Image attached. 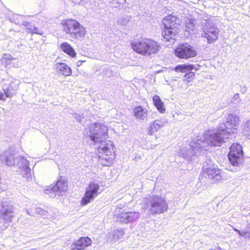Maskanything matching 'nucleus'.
Masks as SVG:
<instances>
[{"label": "nucleus", "mask_w": 250, "mask_h": 250, "mask_svg": "<svg viewBox=\"0 0 250 250\" xmlns=\"http://www.w3.org/2000/svg\"><path fill=\"white\" fill-rule=\"evenodd\" d=\"M139 213L136 211L122 212L118 216L119 220L124 223L135 221L139 218Z\"/></svg>", "instance_id": "nucleus-15"}, {"label": "nucleus", "mask_w": 250, "mask_h": 250, "mask_svg": "<svg viewBox=\"0 0 250 250\" xmlns=\"http://www.w3.org/2000/svg\"><path fill=\"white\" fill-rule=\"evenodd\" d=\"M165 30L162 33L164 38L167 42L173 44L175 37L179 32L180 20L178 18L169 15L163 20Z\"/></svg>", "instance_id": "nucleus-1"}, {"label": "nucleus", "mask_w": 250, "mask_h": 250, "mask_svg": "<svg viewBox=\"0 0 250 250\" xmlns=\"http://www.w3.org/2000/svg\"><path fill=\"white\" fill-rule=\"evenodd\" d=\"M240 122L239 117L234 114L230 113L228 115L226 123H222L219 125V129L231 136V134L236 133L237 129L236 126Z\"/></svg>", "instance_id": "nucleus-7"}, {"label": "nucleus", "mask_w": 250, "mask_h": 250, "mask_svg": "<svg viewBox=\"0 0 250 250\" xmlns=\"http://www.w3.org/2000/svg\"><path fill=\"white\" fill-rule=\"evenodd\" d=\"M97 149L101 155L99 156L98 162L104 166H109L114 158L112 154L113 145L112 143L108 142L102 145H97Z\"/></svg>", "instance_id": "nucleus-5"}, {"label": "nucleus", "mask_w": 250, "mask_h": 250, "mask_svg": "<svg viewBox=\"0 0 250 250\" xmlns=\"http://www.w3.org/2000/svg\"><path fill=\"white\" fill-rule=\"evenodd\" d=\"M89 136L95 145L105 144L104 141L108 137L107 126L103 123H95L91 125Z\"/></svg>", "instance_id": "nucleus-4"}, {"label": "nucleus", "mask_w": 250, "mask_h": 250, "mask_svg": "<svg viewBox=\"0 0 250 250\" xmlns=\"http://www.w3.org/2000/svg\"><path fill=\"white\" fill-rule=\"evenodd\" d=\"M228 158L233 166L239 167L243 161V150L240 145L233 144L230 147Z\"/></svg>", "instance_id": "nucleus-10"}, {"label": "nucleus", "mask_w": 250, "mask_h": 250, "mask_svg": "<svg viewBox=\"0 0 250 250\" xmlns=\"http://www.w3.org/2000/svg\"><path fill=\"white\" fill-rule=\"evenodd\" d=\"M26 212L30 216H33L35 215V214L31 209H26Z\"/></svg>", "instance_id": "nucleus-43"}, {"label": "nucleus", "mask_w": 250, "mask_h": 250, "mask_svg": "<svg viewBox=\"0 0 250 250\" xmlns=\"http://www.w3.org/2000/svg\"><path fill=\"white\" fill-rule=\"evenodd\" d=\"M91 239L88 237H82L76 242L77 249H83L84 247L91 244Z\"/></svg>", "instance_id": "nucleus-27"}, {"label": "nucleus", "mask_w": 250, "mask_h": 250, "mask_svg": "<svg viewBox=\"0 0 250 250\" xmlns=\"http://www.w3.org/2000/svg\"><path fill=\"white\" fill-rule=\"evenodd\" d=\"M203 37L207 39L208 43H213L218 40L220 30L212 21L206 22L203 27Z\"/></svg>", "instance_id": "nucleus-9"}, {"label": "nucleus", "mask_w": 250, "mask_h": 250, "mask_svg": "<svg viewBox=\"0 0 250 250\" xmlns=\"http://www.w3.org/2000/svg\"><path fill=\"white\" fill-rule=\"evenodd\" d=\"M13 207L7 203H3L0 208V215L5 221H10L13 217Z\"/></svg>", "instance_id": "nucleus-17"}, {"label": "nucleus", "mask_w": 250, "mask_h": 250, "mask_svg": "<svg viewBox=\"0 0 250 250\" xmlns=\"http://www.w3.org/2000/svg\"><path fill=\"white\" fill-rule=\"evenodd\" d=\"M239 98V94L238 93H236L233 96V97L232 98V100H236L238 99Z\"/></svg>", "instance_id": "nucleus-44"}, {"label": "nucleus", "mask_w": 250, "mask_h": 250, "mask_svg": "<svg viewBox=\"0 0 250 250\" xmlns=\"http://www.w3.org/2000/svg\"><path fill=\"white\" fill-rule=\"evenodd\" d=\"M190 67L191 66H188V64H181L176 66L174 68V70L177 72H181L182 73H187L189 71V68H190Z\"/></svg>", "instance_id": "nucleus-33"}, {"label": "nucleus", "mask_w": 250, "mask_h": 250, "mask_svg": "<svg viewBox=\"0 0 250 250\" xmlns=\"http://www.w3.org/2000/svg\"><path fill=\"white\" fill-rule=\"evenodd\" d=\"M234 230L237 232L240 236L247 238H250V223L248 225L246 228L242 230L234 228Z\"/></svg>", "instance_id": "nucleus-30"}, {"label": "nucleus", "mask_w": 250, "mask_h": 250, "mask_svg": "<svg viewBox=\"0 0 250 250\" xmlns=\"http://www.w3.org/2000/svg\"><path fill=\"white\" fill-rule=\"evenodd\" d=\"M209 250H216L210 249Z\"/></svg>", "instance_id": "nucleus-50"}, {"label": "nucleus", "mask_w": 250, "mask_h": 250, "mask_svg": "<svg viewBox=\"0 0 250 250\" xmlns=\"http://www.w3.org/2000/svg\"><path fill=\"white\" fill-rule=\"evenodd\" d=\"M194 24L192 21H191L190 20L188 19V21H186V27L187 29L190 30H193L194 29Z\"/></svg>", "instance_id": "nucleus-38"}, {"label": "nucleus", "mask_w": 250, "mask_h": 250, "mask_svg": "<svg viewBox=\"0 0 250 250\" xmlns=\"http://www.w3.org/2000/svg\"><path fill=\"white\" fill-rule=\"evenodd\" d=\"M22 25L26 27L27 30V32L29 33H32L33 31V27H34L35 26L32 25L30 23L27 21L23 22Z\"/></svg>", "instance_id": "nucleus-37"}, {"label": "nucleus", "mask_w": 250, "mask_h": 250, "mask_svg": "<svg viewBox=\"0 0 250 250\" xmlns=\"http://www.w3.org/2000/svg\"><path fill=\"white\" fill-rule=\"evenodd\" d=\"M131 46L134 51L145 56H150L157 53L160 47L156 42L148 39L132 42Z\"/></svg>", "instance_id": "nucleus-2"}, {"label": "nucleus", "mask_w": 250, "mask_h": 250, "mask_svg": "<svg viewBox=\"0 0 250 250\" xmlns=\"http://www.w3.org/2000/svg\"><path fill=\"white\" fill-rule=\"evenodd\" d=\"M85 33L86 31L85 28L79 23V26H77L76 29L73 31V33L70 37L75 39L80 40L85 36Z\"/></svg>", "instance_id": "nucleus-22"}, {"label": "nucleus", "mask_w": 250, "mask_h": 250, "mask_svg": "<svg viewBox=\"0 0 250 250\" xmlns=\"http://www.w3.org/2000/svg\"><path fill=\"white\" fill-rule=\"evenodd\" d=\"M15 23L16 24H20V22L19 21H18L17 22H15Z\"/></svg>", "instance_id": "nucleus-49"}, {"label": "nucleus", "mask_w": 250, "mask_h": 250, "mask_svg": "<svg viewBox=\"0 0 250 250\" xmlns=\"http://www.w3.org/2000/svg\"><path fill=\"white\" fill-rule=\"evenodd\" d=\"M103 74L104 76L107 78H110L112 76V71L110 69H104L103 70Z\"/></svg>", "instance_id": "nucleus-39"}, {"label": "nucleus", "mask_w": 250, "mask_h": 250, "mask_svg": "<svg viewBox=\"0 0 250 250\" xmlns=\"http://www.w3.org/2000/svg\"><path fill=\"white\" fill-rule=\"evenodd\" d=\"M22 174L23 175V177L27 180L30 181L32 179V176L31 175V170L30 168H29V170H26V169H24L23 171H21Z\"/></svg>", "instance_id": "nucleus-36"}, {"label": "nucleus", "mask_w": 250, "mask_h": 250, "mask_svg": "<svg viewBox=\"0 0 250 250\" xmlns=\"http://www.w3.org/2000/svg\"><path fill=\"white\" fill-rule=\"evenodd\" d=\"M17 17V19H21L23 17L21 15H16Z\"/></svg>", "instance_id": "nucleus-47"}, {"label": "nucleus", "mask_w": 250, "mask_h": 250, "mask_svg": "<svg viewBox=\"0 0 250 250\" xmlns=\"http://www.w3.org/2000/svg\"><path fill=\"white\" fill-rule=\"evenodd\" d=\"M243 133L250 140V119L243 124Z\"/></svg>", "instance_id": "nucleus-32"}, {"label": "nucleus", "mask_w": 250, "mask_h": 250, "mask_svg": "<svg viewBox=\"0 0 250 250\" xmlns=\"http://www.w3.org/2000/svg\"><path fill=\"white\" fill-rule=\"evenodd\" d=\"M148 204L150 207V211L152 214L163 213L168 208V205L165 199L158 196L150 197Z\"/></svg>", "instance_id": "nucleus-8"}, {"label": "nucleus", "mask_w": 250, "mask_h": 250, "mask_svg": "<svg viewBox=\"0 0 250 250\" xmlns=\"http://www.w3.org/2000/svg\"><path fill=\"white\" fill-rule=\"evenodd\" d=\"M204 140H201L204 144L201 143L204 146L203 151L206 150L205 147L206 144L211 146H221L223 142H226V140L229 139L230 137L225 132L223 133L222 130H220L219 127L218 129L214 130H208L204 135Z\"/></svg>", "instance_id": "nucleus-3"}, {"label": "nucleus", "mask_w": 250, "mask_h": 250, "mask_svg": "<svg viewBox=\"0 0 250 250\" xmlns=\"http://www.w3.org/2000/svg\"><path fill=\"white\" fill-rule=\"evenodd\" d=\"M164 126V124L160 121L156 120L152 122L149 127L148 134L152 135L155 132H157L160 128Z\"/></svg>", "instance_id": "nucleus-23"}, {"label": "nucleus", "mask_w": 250, "mask_h": 250, "mask_svg": "<svg viewBox=\"0 0 250 250\" xmlns=\"http://www.w3.org/2000/svg\"><path fill=\"white\" fill-rule=\"evenodd\" d=\"M190 142V145L188 147H183L180 150V155L184 159L189 160L191 156L193 155H198L202 153L203 151L204 146L201 143L204 144L201 138H198Z\"/></svg>", "instance_id": "nucleus-6"}, {"label": "nucleus", "mask_w": 250, "mask_h": 250, "mask_svg": "<svg viewBox=\"0 0 250 250\" xmlns=\"http://www.w3.org/2000/svg\"><path fill=\"white\" fill-rule=\"evenodd\" d=\"M216 250H222V249L220 247H218L216 248Z\"/></svg>", "instance_id": "nucleus-48"}, {"label": "nucleus", "mask_w": 250, "mask_h": 250, "mask_svg": "<svg viewBox=\"0 0 250 250\" xmlns=\"http://www.w3.org/2000/svg\"><path fill=\"white\" fill-rule=\"evenodd\" d=\"M61 49L65 53L71 56L74 57L76 56V53L73 49L72 47L67 42H63L61 44L60 46Z\"/></svg>", "instance_id": "nucleus-25"}, {"label": "nucleus", "mask_w": 250, "mask_h": 250, "mask_svg": "<svg viewBox=\"0 0 250 250\" xmlns=\"http://www.w3.org/2000/svg\"><path fill=\"white\" fill-rule=\"evenodd\" d=\"M212 183L222 181L227 179L225 173L218 168H208L206 172Z\"/></svg>", "instance_id": "nucleus-14"}, {"label": "nucleus", "mask_w": 250, "mask_h": 250, "mask_svg": "<svg viewBox=\"0 0 250 250\" xmlns=\"http://www.w3.org/2000/svg\"><path fill=\"white\" fill-rule=\"evenodd\" d=\"M0 100L5 101V99L4 98V95L0 93Z\"/></svg>", "instance_id": "nucleus-45"}, {"label": "nucleus", "mask_w": 250, "mask_h": 250, "mask_svg": "<svg viewBox=\"0 0 250 250\" xmlns=\"http://www.w3.org/2000/svg\"><path fill=\"white\" fill-rule=\"evenodd\" d=\"M99 185L97 183L95 182L90 183L88 187L86 188L83 197L82 199L81 205L85 206L93 201L99 194Z\"/></svg>", "instance_id": "nucleus-12"}, {"label": "nucleus", "mask_w": 250, "mask_h": 250, "mask_svg": "<svg viewBox=\"0 0 250 250\" xmlns=\"http://www.w3.org/2000/svg\"><path fill=\"white\" fill-rule=\"evenodd\" d=\"M2 64L7 67L10 68L20 67L21 63L17 58L13 57L10 54H5L2 58Z\"/></svg>", "instance_id": "nucleus-16"}, {"label": "nucleus", "mask_w": 250, "mask_h": 250, "mask_svg": "<svg viewBox=\"0 0 250 250\" xmlns=\"http://www.w3.org/2000/svg\"><path fill=\"white\" fill-rule=\"evenodd\" d=\"M188 66H191L190 68H189V71H191L192 70H197L199 69V67L200 65L198 64L193 65L191 64H188Z\"/></svg>", "instance_id": "nucleus-41"}, {"label": "nucleus", "mask_w": 250, "mask_h": 250, "mask_svg": "<svg viewBox=\"0 0 250 250\" xmlns=\"http://www.w3.org/2000/svg\"><path fill=\"white\" fill-rule=\"evenodd\" d=\"M232 228H233V229H234V228L233 227V226H232Z\"/></svg>", "instance_id": "nucleus-51"}, {"label": "nucleus", "mask_w": 250, "mask_h": 250, "mask_svg": "<svg viewBox=\"0 0 250 250\" xmlns=\"http://www.w3.org/2000/svg\"><path fill=\"white\" fill-rule=\"evenodd\" d=\"M18 88V84L13 82L4 83L2 85V89L7 98H11L15 95Z\"/></svg>", "instance_id": "nucleus-18"}, {"label": "nucleus", "mask_w": 250, "mask_h": 250, "mask_svg": "<svg viewBox=\"0 0 250 250\" xmlns=\"http://www.w3.org/2000/svg\"><path fill=\"white\" fill-rule=\"evenodd\" d=\"M187 72L186 74L184 75V80L187 82L188 83H189L192 80L194 79L195 74L194 72H191V71Z\"/></svg>", "instance_id": "nucleus-34"}, {"label": "nucleus", "mask_w": 250, "mask_h": 250, "mask_svg": "<svg viewBox=\"0 0 250 250\" xmlns=\"http://www.w3.org/2000/svg\"><path fill=\"white\" fill-rule=\"evenodd\" d=\"M135 117L140 120H146L147 117V110L142 106H138L133 109Z\"/></svg>", "instance_id": "nucleus-21"}, {"label": "nucleus", "mask_w": 250, "mask_h": 250, "mask_svg": "<svg viewBox=\"0 0 250 250\" xmlns=\"http://www.w3.org/2000/svg\"><path fill=\"white\" fill-rule=\"evenodd\" d=\"M16 160L18 161L17 165L22 169L21 171H23L24 169L29 170V163L24 157L20 156Z\"/></svg>", "instance_id": "nucleus-28"}, {"label": "nucleus", "mask_w": 250, "mask_h": 250, "mask_svg": "<svg viewBox=\"0 0 250 250\" xmlns=\"http://www.w3.org/2000/svg\"><path fill=\"white\" fill-rule=\"evenodd\" d=\"M125 231L123 229H117L112 230L109 234V237L112 239L113 242H116L124 234Z\"/></svg>", "instance_id": "nucleus-24"}, {"label": "nucleus", "mask_w": 250, "mask_h": 250, "mask_svg": "<svg viewBox=\"0 0 250 250\" xmlns=\"http://www.w3.org/2000/svg\"><path fill=\"white\" fill-rule=\"evenodd\" d=\"M3 158L4 159L5 164L7 166H11L15 164V159L13 155L9 151L5 152L3 155Z\"/></svg>", "instance_id": "nucleus-29"}, {"label": "nucleus", "mask_w": 250, "mask_h": 250, "mask_svg": "<svg viewBox=\"0 0 250 250\" xmlns=\"http://www.w3.org/2000/svg\"><path fill=\"white\" fill-rule=\"evenodd\" d=\"M53 69L65 76H70L72 73L71 69L65 63H56L53 65Z\"/></svg>", "instance_id": "nucleus-20"}, {"label": "nucleus", "mask_w": 250, "mask_h": 250, "mask_svg": "<svg viewBox=\"0 0 250 250\" xmlns=\"http://www.w3.org/2000/svg\"><path fill=\"white\" fill-rule=\"evenodd\" d=\"M80 23L73 19H67L62 23L63 30L71 37L75 29L79 26Z\"/></svg>", "instance_id": "nucleus-19"}, {"label": "nucleus", "mask_w": 250, "mask_h": 250, "mask_svg": "<svg viewBox=\"0 0 250 250\" xmlns=\"http://www.w3.org/2000/svg\"><path fill=\"white\" fill-rule=\"evenodd\" d=\"M82 62V61H79L77 62V65L78 66H80L81 65Z\"/></svg>", "instance_id": "nucleus-46"}, {"label": "nucleus", "mask_w": 250, "mask_h": 250, "mask_svg": "<svg viewBox=\"0 0 250 250\" xmlns=\"http://www.w3.org/2000/svg\"><path fill=\"white\" fill-rule=\"evenodd\" d=\"M68 189L67 183L62 179L58 181L55 186L51 189L45 190L46 194H51V197L58 195H62V192H65Z\"/></svg>", "instance_id": "nucleus-13"}, {"label": "nucleus", "mask_w": 250, "mask_h": 250, "mask_svg": "<svg viewBox=\"0 0 250 250\" xmlns=\"http://www.w3.org/2000/svg\"><path fill=\"white\" fill-rule=\"evenodd\" d=\"M73 117L74 118H75L76 120H77L78 121H80V122L81 121V120L83 118V117L82 115H81L78 113H75L73 115Z\"/></svg>", "instance_id": "nucleus-42"}, {"label": "nucleus", "mask_w": 250, "mask_h": 250, "mask_svg": "<svg viewBox=\"0 0 250 250\" xmlns=\"http://www.w3.org/2000/svg\"><path fill=\"white\" fill-rule=\"evenodd\" d=\"M35 213L41 217H44L47 215L48 212L41 208H38L35 209Z\"/></svg>", "instance_id": "nucleus-35"}, {"label": "nucleus", "mask_w": 250, "mask_h": 250, "mask_svg": "<svg viewBox=\"0 0 250 250\" xmlns=\"http://www.w3.org/2000/svg\"><path fill=\"white\" fill-rule=\"evenodd\" d=\"M175 54L177 57L184 59L193 58L198 55L195 47L188 43L179 45L175 50Z\"/></svg>", "instance_id": "nucleus-11"}, {"label": "nucleus", "mask_w": 250, "mask_h": 250, "mask_svg": "<svg viewBox=\"0 0 250 250\" xmlns=\"http://www.w3.org/2000/svg\"><path fill=\"white\" fill-rule=\"evenodd\" d=\"M153 101L154 104L159 112L161 113H164L165 112L166 109L164 107V103L159 96L155 95L153 96Z\"/></svg>", "instance_id": "nucleus-26"}, {"label": "nucleus", "mask_w": 250, "mask_h": 250, "mask_svg": "<svg viewBox=\"0 0 250 250\" xmlns=\"http://www.w3.org/2000/svg\"><path fill=\"white\" fill-rule=\"evenodd\" d=\"M31 34H37L40 35H42L43 34V32L42 29L35 26L34 27H33V31Z\"/></svg>", "instance_id": "nucleus-40"}, {"label": "nucleus", "mask_w": 250, "mask_h": 250, "mask_svg": "<svg viewBox=\"0 0 250 250\" xmlns=\"http://www.w3.org/2000/svg\"><path fill=\"white\" fill-rule=\"evenodd\" d=\"M131 17L128 15H124L121 17H119L117 20V23L119 25L122 26H125L127 25L128 22L130 21Z\"/></svg>", "instance_id": "nucleus-31"}]
</instances>
